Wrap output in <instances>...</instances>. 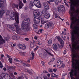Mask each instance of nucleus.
I'll use <instances>...</instances> for the list:
<instances>
[{"label":"nucleus","instance_id":"obj_9","mask_svg":"<svg viewBox=\"0 0 79 79\" xmlns=\"http://www.w3.org/2000/svg\"><path fill=\"white\" fill-rule=\"evenodd\" d=\"M17 46L20 49L25 50L26 48V46L24 44H18Z\"/></svg>","mask_w":79,"mask_h":79},{"label":"nucleus","instance_id":"obj_51","mask_svg":"<svg viewBox=\"0 0 79 79\" xmlns=\"http://www.w3.org/2000/svg\"><path fill=\"white\" fill-rule=\"evenodd\" d=\"M37 43L39 45H41V44H40V42H39V41H37Z\"/></svg>","mask_w":79,"mask_h":79},{"label":"nucleus","instance_id":"obj_64","mask_svg":"<svg viewBox=\"0 0 79 79\" xmlns=\"http://www.w3.org/2000/svg\"><path fill=\"white\" fill-rule=\"evenodd\" d=\"M34 39H35V40H37V37L36 36H35Z\"/></svg>","mask_w":79,"mask_h":79},{"label":"nucleus","instance_id":"obj_29","mask_svg":"<svg viewBox=\"0 0 79 79\" xmlns=\"http://www.w3.org/2000/svg\"><path fill=\"white\" fill-rule=\"evenodd\" d=\"M4 57V55L2 54L1 55V60L2 61V62L4 61V59L3 58Z\"/></svg>","mask_w":79,"mask_h":79},{"label":"nucleus","instance_id":"obj_48","mask_svg":"<svg viewBox=\"0 0 79 79\" xmlns=\"http://www.w3.org/2000/svg\"><path fill=\"white\" fill-rule=\"evenodd\" d=\"M0 68H2L3 67V65L2 64V62H0Z\"/></svg>","mask_w":79,"mask_h":79},{"label":"nucleus","instance_id":"obj_13","mask_svg":"<svg viewBox=\"0 0 79 79\" xmlns=\"http://www.w3.org/2000/svg\"><path fill=\"white\" fill-rule=\"evenodd\" d=\"M5 0H0V8H3L4 7L5 2H4Z\"/></svg>","mask_w":79,"mask_h":79},{"label":"nucleus","instance_id":"obj_31","mask_svg":"<svg viewBox=\"0 0 79 79\" xmlns=\"http://www.w3.org/2000/svg\"><path fill=\"white\" fill-rule=\"evenodd\" d=\"M13 60V59L11 58H10L8 59V60L9 62V63H10L11 64H12L13 63V61H12V60Z\"/></svg>","mask_w":79,"mask_h":79},{"label":"nucleus","instance_id":"obj_7","mask_svg":"<svg viewBox=\"0 0 79 79\" xmlns=\"http://www.w3.org/2000/svg\"><path fill=\"white\" fill-rule=\"evenodd\" d=\"M34 22L35 24H39L40 22V17H34Z\"/></svg>","mask_w":79,"mask_h":79},{"label":"nucleus","instance_id":"obj_63","mask_svg":"<svg viewBox=\"0 0 79 79\" xmlns=\"http://www.w3.org/2000/svg\"><path fill=\"white\" fill-rule=\"evenodd\" d=\"M47 76L48 77H50V74H49V73H48L47 74Z\"/></svg>","mask_w":79,"mask_h":79},{"label":"nucleus","instance_id":"obj_34","mask_svg":"<svg viewBox=\"0 0 79 79\" xmlns=\"http://www.w3.org/2000/svg\"><path fill=\"white\" fill-rule=\"evenodd\" d=\"M7 69L8 72L10 71H11V66H8L7 67Z\"/></svg>","mask_w":79,"mask_h":79},{"label":"nucleus","instance_id":"obj_35","mask_svg":"<svg viewBox=\"0 0 79 79\" xmlns=\"http://www.w3.org/2000/svg\"><path fill=\"white\" fill-rule=\"evenodd\" d=\"M60 66H61V68H64L65 64H64V63H61L60 64Z\"/></svg>","mask_w":79,"mask_h":79},{"label":"nucleus","instance_id":"obj_50","mask_svg":"<svg viewBox=\"0 0 79 79\" xmlns=\"http://www.w3.org/2000/svg\"><path fill=\"white\" fill-rule=\"evenodd\" d=\"M49 71L50 73H52L53 72V70L52 69H49Z\"/></svg>","mask_w":79,"mask_h":79},{"label":"nucleus","instance_id":"obj_12","mask_svg":"<svg viewBox=\"0 0 79 79\" xmlns=\"http://www.w3.org/2000/svg\"><path fill=\"white\" fill-rule=\"evenodd\" d=\"M6 74L5 73H2L1 75V78L0 79H6V78L7 77V75H6Z\"/></svg>","mask_w":79,"mask_h":79},{"label":"nucleus","instance_id":"obj_46","mask_svg":"<svg viewBox=\"0 0 79 79\" xmlns=\"http://www.w3.org/2000/svg\"><path fill=\"white\" fill-rule=\"evenodd\" d=\"M14 60L15 61H16V62H20V61H19V60H18V59H16L15 58L14 59Z\"/></svg>","mask_w":79,"mask_h":79},{"label":"nucleus","instance_id":"obj_32","mask_svg":"<svg viewBox=\"0 0 79 79\" xmlns=\"http://www.w3.org/2000/svg\"><path fill=\"white\" fill-rule=\"evenodd\" d=\"M41 24H44V23H47V21H44V20H42L41 19Z\"/></svg>","mask_w":79,"mask_h":79},{"label":"nucleus","instance_id":"obj_38","mask_svg":"<svg viewBox=\"0 0 79 79\" xmlns=\"http://www.w3.org/2000/svg\"><path fill=\"white\" fill-rule=\"evenodd\" d=\"M14 6V8H18V4H14L13 5V6Z\"/></svg>","mask_w":79,"mask_h":79},{"label":"nucleus","instance_id":"obj_55","mask_svg":"<svg viewBox=\"0 0 79 79\" xmlns=\"http://www.w3.org/2000/svg\"><path fill=\"white\" fill-rule=\"evenodd\" d=\"M43 77L44 79H47V78H48V77L45 76H44Z\"/></svg>","mask_w":79,"mask_h":79},{"label":"nucleus","instance_id":"obj_28","mask_svg":"<svg viewBox=\"0 0 79 79\" xmlns=\"http://www.w3.org/2000/svg\"><path fill=\"white\" fill-rule=\"evenodd\" d=\"M4 39L5 40H6V41H7V40H8L9 39H10V38L9 36H8V35H7V37H5Z\"/></svg>","mask_w":79,"mask_h":79},{"label":"nucleus","instance_id":"obj_5","mask_svg":"<svg viewBox=\"0 0 79 79\" xmlns=\"http://www.w3.org/2000/svg\"><path fill=\"white\" fill-rule=\"evenodd\" d=\"M45 27L46 29H48V28L50 27L51 29H54V28L55 27V25L53 23V22H50L45 24Z\"/></svg>","mask_w":79,"mask_h":79},{"label":"nucleus","instance_id":"obj_4","mask_svg":"<svg viewBox=\"0 0 79 79\" xmlns=\"http://www.w3.org/2000/svg\"><path fill=\"white\" fill-rule=\"evenodd\" d=\"M30 19L27 18L23 20L22 24V28L23 31H29L30 27H29L30 24Z\"/></svg>","mask_w":79,"mask_h":79},{"label":"nucleus","instance_id":"obj_56","mask_svg":"<svg viewBox=\"0 0 79 79\" xmlns=\"http://www.w3.org/2000/svg\"><path fill=\"white\" fill-rule=\"evenodd\" d=\"M25 40H26L27 41H28L29 38H25Z\"/></svg>","mask_w":79,"mask_h":79},{"label":"nucleus","instance_id":"obj_1","mask_svg":"<svg viewBox=\"0 0 79 79\" xmlns=\"http://www.w3.org/2000/svg\"><path fill=\"white\" fill-rule=\"evenodd\" d=\"M76 31L73 30L72 31V36L71 40L72 42V47L70 46V47L72 49V52H74V49L75 48V50H79V45H78L79 44V40H76V36L75 35H78L79 33H78V31L79 30V27L78 26H75L74 27ZM76 47V46H77Z\"/></svg>","mask_w":79,"mask_h":79},{"label":"nucleus","instance_id":"obj_15","mask_svg":"<svg viewBox=\"0 0 79 79\" xmlns=\"http://www.w3.org/2000/svg\"><path fill=\"white\" fill-rule=\"evenodd\" d=\"M24 6V4L22 2L20 1L19 4V9H21Z\"/></svg>","mask_w":79,"mask_h":79},{"label":"nucleus","instance_id":"obj_33","mask_svg":"<svg viewBox=\"0 0 79 79\" xmlns=\"http://www.w3.org/2000/svg\"><path fill=\"white\" fill-rule=\"evenodd\" d=\"M55 74L52 73L51 74V78L53 79H54V77H55Z\"/></svg>","mask_w":79,"mask_h":79},{"label":"nucleus","instance_id":"obj_27","mask_svg":"<svg viewBox=\"0 0 79 79\" xmlns=\"http://www.w3.org/2000/svg\"><path fill=\"white\" fill-rule=\"evenodd\" d=\"M50 14L48 13V14L46 15L45 16V17L46 19H48V18H50Z\"/></svg>","mask_w":79,"mask_h":79},{"label":"nucleus","instance_id":"obj_58","mask_svg":"<svg viewBox=\"0 0 79 79\" xmlns=\"http://www.w3.org/2000/svg\"><path fill=\"white\" fill-rule=\"evenodd\" d=\"M23 2L24 3H27V1L26 0H23Z\"/></svg>","mask_w":79,"mask_h":79},{"label":"nucleus","instance_id":"obj_6","mask_svg":"<svg viewBox=\"0 0 79 79\" xmlns=\"http://www.w3.org/2000/svg\"><path fill=\"white\" fill-rule=\"evenodd\" d=\"M57 10L59 13H63L64 11V7L63 5L59 6L57 7Z\"/></svg>","mask_w":79,"mask_h":79},{"label":"nucleus","instance_id":"obj_47","mask_svg":"<svg viewBox=\"0 0 79 79\" xmlns=\"http://www.w3.org/2000/svg\"><path fill=\"white\" fill-rule=\"evenodd\" d=\"M38 48H39V46H37L34 49V51H35L36 50H37Z\"/></svg>","mask_w":79,"mask_h":79},{"label":"nucleus","instance_id":"obj_49","mask_svg":"<svg viewBox=\"0 0 79 79\" xmlns=\"http://www.w3.org/2000/svg\"><path fill=\"white\" fill-rule=\"evenodd\" d=\"M49 1L50 2H55V1H56V0H49Z\"/></svg>","mask_w":79,"mask_h":79},{"label":"nucleus","instance_id":"obj_37","mask_svg":"<svg viewBox=\"0 0 79 79\" xmlns=\"http://www.w3.org/2000/svg\"><path fill=\"white\" fill-rule=\"evenodd\" d=\"M33 2H32L30 1V5H29V6H32L33 7Z\"/></svg>","mask_w":79,"mask_h":79},{"label":"nucleus","instance_id":"obj_3","mask_svg":"<svg viewBox=\"0 0 79 79\" xmlns=\"http://www.w3.org/2000/svg\"><path fill=\"white\" fill-rule=\"evenodd\" d=\"M10 18L12 20H15L16 22L14 23V26L16 28V31L18 34H19L21 35H24V32L22 31L21 29L20 28V27L18 25V23H19V16H18V12H11L10 15Z\"/></svg>","mask_w":79,"mask_h":79},{"label":"nucleus","instance_id":"obj_59","mask_svg":"<svg viewBox=\"0 0 79 79\" xmlns=\"http://www.w3.org/2000/svg\"><path fill=\"white\" fill-rule=\"evenodd\" d=\"M57 45L58 46V47H59V48H61V47H62V46L60 45V44H57Z\"/></svg>","mask_w":79,"mask_h":79},{"label":"nucleus","instance_id":"obj_53","mask_svg":"<svg viewBox=\"0 0 79 79\" xmlns=\"http://www.w3.org/2000/svg\"><path fill=\"white\" fill-rule=\"evenodd\" d=\"M54 60H55V58H53L51 60V61L53 62V61H54Z\"/></svg>","mask_w":79,"mask_h":79},{"label":"nucleus","instance_id":"obj_52","mask_svg":"<svg viewBox=\"0 0 79 79\" xmlns=\"http://www.w3.org/2000/svg\"><path fill=\"white\" fill-rule=\"evenodd\" d=\"M43 29H41L40 30H39V31H40V33H42V31H43Z\"/></svg>","mask_w":79,"mask_h":79},{"label":"nucleus","instance_id":"obj_44","mask_svg":"<svg viewBox=\"0 0 79 79\" xmlns=\"http://www.w3.org/2000/svg\"><path fill=\"white\" fill-rule=\"evenodd\" d=\"M54 15H55V18H57V17H58V15H57V14L56 13H54Z\"/></svg>","mask_w":79,"mask_h":79},{"label":"nucleus","instance_id":"obj_19","mask_svg":"<svg viewBox=\"0 0 79 79\" xmlns=\"http://www.w3.org/2000/svg\"><path fill=\"white\" fill-rule=\"evenodd\" d=\"M58 41L60 42V44H61L62 45H63V44H64V41H63V40H62L60 38H59L58 39Z\"/></svg>","mask_w":79,"mask_h":79},{"label":"nucleus","instance_id":"obj_39","mask_svg":"<svg viewBox=\"0 0 79 79\" xmlns=\"http://www.w3.org/2000/svg\"><path fill=\"white\" fill-rule=\"evenodd\" d=\"M52 41L51 40H49L48 41V44H50V45L52 44Z\"/></svg>","mask_w":79,"mask_h":79},{"label":"nucleus","instance_id":"obj_8","mask_svg":"<svg viewBox=\"0 0 79 79\" xmlns=\"http://www.w3.org/2000/svg\"><path fill=\"white\" fill-rule=\"evenodd\" d=\"M41 19L42 20H44L45 19V16L44 15H47V12H46L45 10H43L42 12H41Z\"/></svg>","mask_w":79,"mask_h":79},{"label":"nucleus","instance_id":"obj_43","mask_svg":"<svg viewBox=\"0 0 79 79\" xmlns=\"http://www.w3.org/2000/svg\"><path fill=\"white\" fill-rule=\"evenodd\" d=\"M57 63H58L59 64H61V61L60 59H59Z\"/></svg>","mask_w":79,"mask_h":79},{"label":"nucleus","instance_id":"obj_20","mask_svg":"<svg viewBox=\"0 0 79 79\" xmlns=\"http://www.w3.org/2000/svg\"><path fill=\"white\" fill-rule=\"evenodd\" d=\"M40 2L39 0H35L33 2V3L35 5V6L37 5V4Z\"/></svg>","mask_w":79,"mask_h":79},{"label":"nucleus","instance_id":"obj_11","mask_svg":"<svg viewBox=\"0 0 79 79\" xmlns=\"http://www.w3.org/2000/svg\"><path fill=\"white\" fill-rule=\"evenodd\" d=\"M43 5L45 9V10L44 11H46V12H47V10L49 9V6H48V4L47 2H44L43 3Z\"/></svg>","mask_w":79,"mask_h":79},{"label":"nucleus","instance_id":"obj_60","mask_svg":"<svg viewBox=\"0 0 79 79\" xmlns=\"http://www.w3.org/2000/svg\"><path fill=\"white\" fill-rule=\"evenodd\" d=\"M18 79H23V77H18Z\"/></svg>","mask_w":79,"mask_h":79},{"label":"nucleus","instance_id":"obj_22","mask_svg":"<svg viewBox=\"0 0 79 79\" xmlns=\"http://www.w3.org/2000/svg\"><path fill=\"white\" fill-rule=\"evenodd\" d=\"M12 38L13 40H15L19 39V38H18V36L17 35H13L12 36Z\"/></svg>","mask_w":79,"mask_h":79},{"label":"nucleus","instance_id":"obj_14","mask_svg":"<svg viewBox=\"0 0 79 79\" xmlns=\"http://www.w3.org/2000/svg\"><path fill=\"white\" fill-rule=\"evenodd\" d=\"M7 27L8 28L10 29L12 31H15V27H14L13 25H7Z\"/></svg>","mask_w":79,"mask_h":79},{"label":"nucleus","instance_id":"obj_17","mask_svg":"<svg viewBox=\"0 0 79 79\" xmlns=\"http://www.w3.org/2000/svg\"><path fill=\"white\" fill-rule=\"evenodd\" d=\"M0 44H5V41L1 35H0Z\"/></svg>","mask_w":79,"mask_h":79},{"label":"nucleus","instance_id":"obj_10","mask_svg":"<svg viewBox=\"0 0 79 79\" xmlns=\"http://www.w3.org/2000/svg\"><path fill=\"white\" fill-rule=\"evenodd\" d=\"M39 15H40V13L39 10H35L33 12V16L34 17H39Z\"/></svg>","mask_w":79,"mask_h":79},{"label":"nucleus","instance_id":"obj_57","mask_svg":"<svg viewBox=\"0 0 79 79\" xmlns=\"http://www.w3.org/2000/svg\"><path fill=\"white\" fill-rule=\"evenodd\" d=\"M54 77H56V79H57V78H58V76L55 74V76H54Z\"/></svg>","mask_w":79,"mask_h":79},{"label":"nucleus","instance_id":"obj_62","mask_svg":"<svg viewBox=\"0 0 79 79\" xmlns=\"http://www.w3.org/2000/svg\"><path fill=\"white\" fill-rule=\"evenodd\" d=\"M52 62L51 61H50L48 63V64H49V65H51L52 64Z\"/></svg>","mask_w":79,"mask_h":79},{"label":"nucleus","instance_id":"obj_40","mask_svg":"<svg viewBox=\"0 0 79 79\" xmlns=\"http://www.w3.org/2000/svg\"><path fill=\"white\" fill-rule=\"evenodd\" d=\"M21 53L22 54L23 56H25V55H26V52H21Z\"/></svg>","mask_w":79,"mask_h":79},{"label":"nucleus","instance_id":"obj_42","mask_svg":"<svg viewBox=\"0 0 79 79\" xmlns=\"http://www.w3.org/2000/svg\"><path fill=\"white\" fill-rule=\"evenodd\" d=\"M30 45L31 48H33V47H35V45H34V44H32V45L30 44Z\"/></svg>","mask_w":79,"mask_h":79},{"label":"nucleus","instance_id":"obj_21","mask_svg":"<svg viewBox=\"0 0 79 79\" xmlns=\"http://www.w3.org/2000/svg\"><path fill=\"white\" fill-rule=\"evenodd\" d=\"M62 0H56L55 2V4L56 5H58L59 3H61Z\"/></svg>","mask_w":79,"mask_h":79},{"label":"nucleus","instance_id":"obj_2","mask_svg":"<svg viewBox=\"0 0 79 79\" xmlns=\"http://www.w3.org/2000/svg\"><path fill=\"white\" fill-rule=\"evenodd\" d=\"M77 58V54H73L72 57V66L73 68H74L75 70H74L73 69H71V72L69 73L71 79L73 78V73H74V76H77V65L79 66V60L78 59L75 60L74 58ZM75 71V72H74Z\"/></svg>","mask_w":79,"mask_h":79},{"label":"nucleus","instance_id":"obj_25","mask_svg":"<svg viewBox=\"0 0 79 79\" xmlns=\"http://www.w3.org/2000/svg\"><path fill=\"white\" fill-rule=\"evenodd\" d=\"M35 6L37 7V8H40L41 7V4H40V1L39 2H38L37 5Z\"/></svg>","mask_w":79,"mask_h":79},{"label":"nucleus","instance_id":"obj_16","mask_svg":"<svg viewBox=\"0 0 79 79\" xmlns=\"http://www.w3.org/2000/svg\"><path fill=\"white\" fill-rule=\"evenodd\" d=\"M45 51L47 52L49 55L50 56H53V54L51 53V52H50V49L48 48H47L46 49H44Z\"/></svg>","mask_w":79,"mask_h":79},{"label":"nucleus","instance_id":"obj_36","mask_svg":"<svg viewBox=\"0 0 79 79\" xmlns=\"http://www.w3.org/2000/svg\"><path fill=\"white\" fill-rule=\"evenodd\" d=\"M57 68H61V64H59L58 62L57 63Z\"/></svg>","mask_w":79,"mask_h":79},{"label":"nucleus","instance_id":"obj_18","mask_svg":"<svg viewBox=\"0 0 79 79\" xmlns=\"http://www.w3.org/2000/svg\"><path fill=\"white\" fill-rule=\"evenodd\" d=\"M5 12V10L4 9H2L0 10V18H2V16L3 15V14Z\"/></svg>","mask_w":79,"mask_h":79},{"label":"nucleus","instance_id":"obj_24","mask_svg":"<svg viewBox=\"0 0 79 79\" xmlns=\"http://www.w3.org/2000/svg\"><path fill=\"white\" fill-rule=\"evenodd\" d=\"M52 46L54 50H57L58 49V47H57V45H56V44H53Z\"/></svg>","mask_w":79,"mask_h":79},{"label":"nucleus","instance_id":"obj_30","mask_svg":"<svg viewBox=\"0 0 79 79\" xmlns=\"http://www.w3.org/2000/svg\"><path fill=\"white\" fill-rule=\"evenodd\" d=\"M33 27H34V29H37V28H38L37 25L35 23L34 24H33Z\"/></svg>","mask_w":79,"mask_h":79},{"label":"nucleus","instance_id":"obj_23","mask_svg":"<svg viewBox=\"0 0 79 79\" xmlns=\"http://www.w3.org/2000/svg\"><path fill=\"white\" fill-rule=\"evenodd\" d=\"M27 71L28 73L30 75L33 74V71L32 70L31 71L30 70L27 69Z\"/></svg>","mask_w":79,"mask_h":79},{"label":"nucleus","instance_id":"obj_61","mask_svg":"<svg viewBox=\"0 0 79 79\" xmlns=\"http://www.w3.org/2000/svg\"><path fill=\"white\" fill-rule=\"evenodd\" d=\"M23 66L25 67V68H26L27 67V64H25L24 65H23Z\"/></svg>","mask_w":79,"mask_h":79},{"label":"nucleus","instance_id":"obj_26","mask_svg":"<svg viewBox=\"0 0 79 79\" xmlns=\"http://www.w3.org/2000/svg\"><path fill=\"white\" fill-rule=\"evenodd\" d=\"M31 56L32 57L31 58V60H33V59H34V56L35 55V54H34V52H32L31 53Z\"/></svg>","mask_w":79,"mask_h":79},{"label":"nucleus","instance_id":"obj_54","mask_svg":"<svg viewBox=\"0 0 79 79\" xmlns=\"http://www.w3.org/2000/svg\"><path fill=\"white\" fill-rule=\"evenodd\" d=\"M65 5L67 6L68 8H69V6L68 4L67 3H65Z\"/></svg>","mask_w":79,"mask_h":79},{"label":"nucleus","instance_id":"obj_41","mask_svg":"<svg viewBox=\"0 0 79 79\" xmlns=\"http://www.w3.org/2000/svg\"><path fill=\"white\" fill-rule=\"evenodd\" d=\"M41 63L43 66H45V62H44V61H42Z\"/></svg>","mask_w":79,"mask_h":79},{"label":"nucleus","instance_id":"obj_45","mask_svg":"<svg viewBox=\"0 0 79 79\" xmlns=\"http://www.w3.org/2000/svg\"><path fill=\"white\" fill-rule=\"evenodd\" d=\"M15 68H16L15 66H11V69H12L14 70V69H15Z\"/></svg>","mask_w":79,"mask_h":79}]
</instances>
